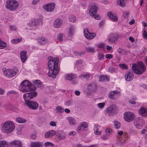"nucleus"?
<instances>
[{
    "label": "nucleus",
    "instance_id": "nucleus-26",
    "mask_svg": "<svg viewBox=\"0 0 147 147\" xmlns=\"http://www.w3.org/2000/svg\"><path fill=\"white\" fill-rule=\"evenodd\" d=\"M140 115L143 117L146 116L147 115V109L145 107L141 108L139 111Z\"/></svg>",
    "mask_w": 147,
    "mask_h": 147
},
{
    "label": "nucleus",
    "instance_id": "nucleus-59",
    "mask_svg": "<svg viewBox=\"0 0 147 147\" xmlns=\"http://www.w3.org/2000/svg\"><path fill=\"white\" fill-rule=\"evenodd\" d=\"M115 68L113 67H110L109 68L108 70L109 72L113 73L115 71Z\"/></svg>",
    "mask_w": 147,
    "mask_h": 147
},
{
    "label": "nucleus",
    "instance_id": "nucleus-46",
    "mask_svg": "<svg viewBox=\"0 0 147 147\" xmlns=\"http://www.w3.org/2000/svg\"><path fill=\"white\" fill-rule=\"evenodd\" d=\"M86 50L88 52H94L95 50L93 48L89 47L86 48Z\"/></svg>",
    "mask_w": 147,
    "mask_h": 147
},
{
    "label": "nucleus",
    "instance_id": "nucleus-58",
    "mask_svg": "<svg viewBox=\"0 0 147 147\" xmlns=\"http://www.w3.org/2000/svg\"><path fill=\"white\" fill-rule=\"evenodd\" d=\"M113 56L111 54H106L105 55L106 58L108 59H111L113 58Z\"/></svg>",
    "mask_w": 147,
    "mask_h": 147
},
{
    "label": "nucleus",
    "instance_id": "nucleus-42",
    "mask_svg": "<svg viewBox=\"0 0 147 147\" xmlns=\"http://www.w3.org/2000/svg\"><path fill=\"white\" fill-rule=\"evenodd\" d=\"M63 34L62 33H60L58 35L57 39L59 42H61L63 40Z\"/></svg>",
    "mask_w": 147,
    "mask_h": 147
},
{
    "label": "nucleus",
    "instance_id": "nucleus-1",
    "mask_svg": "<svg viewBox=\"0 0 147 147\" xmlns=\"http://www.w3.org/2000/svg\"><path fill=\"white\" fill-rule=\"evenodd\" d=\"M48 59L50 60L48 63V66L50 69L48 73V75L49 77L55 78L59 71L58 65L59 60L57 57L54 58L52 57H49Z\"/></svg>",
    "mask_w": 147,
    "mask_h": 147
},
{
    "label": "nucleus",
    "instance_id": "nucleus-37",
    "mask_svg": "<svg viewBox=\"0 0 147 147\" xmlns=\"http://www.w3.org/2000/svg\"><path fill=\"white\" fill-rule=\"evenodd\" d=\"M76 17L74 15H71L69 18V20L72 22H75L76 20Z\"/></svg>",
    "mask_w": 147,
    "mask_h": 147
},
{
    "label": "nucleus",
    "instance_id": "nucleus-18",
    "mask_svg": "<svg viewBox=\"0 0 147 147\" xmlns=\"http://www.w3.org/2000/svg\"><path fill=\"white\" fill-rule=\"evenodd\" d=\"M55 6V3H51L44 5L43 6V8L48 11H51L53 10Z\"/></svg>",
    "mask_w": 147,
    "mask_h": 147
},
{
    "label": "nucleus",
    "instance_id": "nucleus-8",
    "mask_svg": "<svg viewBox=\"0 0 147 147\" xmlns=\"http://www.w3.org/2000/svg\"><path fill=\"white\" fill-rule=\"evenodd\" d=\"M118 107L115 105H112L107 109V111L110 116H113L117 114L118 111Z\"/></svg>",
    "mask_w": 147,
    "mask_h": 147
},
{
    "label": "nucleus",
    "instance_id": "nucleus-51",
    "mask_svg": "<svg viewBox=\"0 0 147 147\" xmlns=\"http://www.w3.org/2000/svg\"><path fill=\"white\" fill-rule=\"evenodd\" d=\"M14 94L15 95H16L18 94V93L16 92H15V91H14V90H12L8 91L7 92V95L9 96L10 95V94Z\"/></svg>",
    "mask_w": 147,
    "mask_h": 147
},
{
    "label": "nucleus",
    "instance_id": "nucleus-27",
    "mask_svg": "<svg viewBox=\"0 0 147 147\" xmlns=\"http://www.w3.org/2000/svg\"><path fill=\"white\" fill-rule=\"evenodd\" d=\"M108 16L109 18L112 19L115 21H117V18L114 16L111 12H109L108 13Z\"/></svg>",
    "mask_w": 147,
    "mask_h": 147
},
{
    "label": "nucleus",
    "instance_id": "nucleus-61",
    "mask_svg": "<svg viewBox=\"0 0 147 147\" xmlns=\"http://www.w3.org/2000/svg\"><path fill=\"white\" fill-rule=\"evenodd\" d=\"M13 105H12L9 104L7 105V109L9 110H12L13 109Z\"/></svg>",
    "mask_w": 147,
    "mask_h": 147
},
{
    "label": "nucleus",
    "instance_id": "nucleus-29",
    "mask_svg": "<svg viewBox=\"0 0 147 147\" xmlns=\"http://www.w3.org/2000/svg\"><path fill=\"white\" fill-rule=\"evenodd\" d=\"M38 42L41 45L45 44L47 42V40L44 37H42L38 39Z\"/></svg>",
    "mask_w": 147,
    "mask_h": 147
},
{
    "label": "nucleus",
    "instance_id": "nucleus-7",
    "mask_svg": "<svg viewBox=\"0 0 147 147\" xmlns=\"http://www.w3.org/2000/svg\"><path fill=\"white\" fill-rule=\"evenodd\" d=\"M98 9V6L96 5H93L91 6L89 11L90 15L96 20H99L100 18L98 16L96 15Z\"/></svg>",
    "mask_w": 147,
    "mask_h": 147
},
{
    "label": "nucleus",
    "instance_id": "nucleus-41",
    "mask_svg": "<svg viewBox=\"0 0 147 147\" xmlns=\"http://www.w3.org/2000/svg\"><path fill=\"white\" fill-rule=\"evenodd\" d=\"M114 124L116 128L117 129L119 128L121 126V124L120 123L117 121H115L114 122Z\"/></svg>",
    "mask_w": 147,
    "mask_h": 147
},
{
    "label": "nucleus",
    "instance_id": "nucleus-55",
    "mask_svg": "<svg viewBox=\"0 0 147 147\" xmlns=\"http://www.w3.org/2000/svg\"><path fill=\"white\" fill-rule=\"evenodd\" d=\"M105 104V103L104 102L100 103L98 104V107L99 108H102L104 106Z\"/></svg>",
    "mask_w": 147,
    "mask_h": 147
},
{
    "label": "nucleus",
    "instance_id": "nucleus-23",
    "mask_svg": "<svg viewBox=\"0 0 147 147\" xmlns=\"http://www.w3.org/2000/svg\"><path fill=\"white\" fill-rule=\"evenodd\" d=\"M88 88L90 91L94 92L97 90L96 85L95 83L92 82L89 85Z\"/></svg>",
    "mask_w": 147,
    "mask_h": 147
},
{
    "label": "nucleus",
    "instance_id": "nucleus-44",
    "mask_svg": "<svg viewBox=\"0 0 147 147\" xmlns=\"http://www.w3.org/2000/svg\"><path fill=\"white\" fill-rule=\"evenodd\" d=\"M119 66L123 69H125L126 70L128 68V66L124 64H120L119 65Z\"/></svg>",
    "mask_w": 147,
    "mask_h": 147
},
{
    "label": "nucleus",
    "instance_id": "nucleus-43",
    "mask_svg": "<svg viewBox=\"0 0 147 147\" xmlns=\"http://www.w3.org/2000/svg\"><path fill=\"white\" fill-rule=\"evenodd\" d=\"M6 46V43L3 41H0V49L4 48Z\"/></svg>",
    "mask_w": 147,
    "mask_h": 147
},
{
    "label": "nucleus",
    "instance_id": "nucleus-64",
    "mask_svg": "<svg viewBox=\"0 0 147 147\" xmlns=\"http://www.w3.org/2000/svg\"><path fill=\"white\" fill-rule=\"evenodd\" d=\"M76 132L75 131H71L69 133V135H72V136H74L76 135Z\"/></svg>",
    "mask_w": 147,
    "mask_h": 147
},
{
    "label": "nucleus",
    "instance_id": "nucleus-17",
    "mask_svg": "<svg viewBox=\"0 0 147 147\" xmlns=\"http://www.w3.org/2000/svg\"><path fill=\"white\" fill-rule=\"evenodd\" d=\"M84 33L85 37L89 39L93 38L96 35V34L94 33L90 32L87 28L84 29Z\"/></svg>",
    "mask_w": 147,
    "mask_h": 147
},
{
    "label": "nucleus",
    "instance_id": "nucleus-56",
    "mask_svg": "<svg viewBox=\"0 0 147 147\" xmlns=\"http://www.w3.org/2000/svg\"><path fill=\"white\" fill-rule=\"evenodd\" d=\"M105 132L107 135H109L112 133V131L111 130L107 129L105 130Z\"/></svg>",
    "mask_w": 147,
    "mask_h": 147
},
{
    "label": "nucleus",
    "instance_id": "nucleus-39",
    "mask_svg": "<svg viewBox=\"0 0 147 147\" xmlns=\"http://www.w3.org/2000/svg\"><path fill=\"white\" fill-rule=\"evenodd\" d=\"M56 110L57 111L56 113H61L64 111V110L62 108L59 106H57L56 108Z\"/></svg>",
    "mask_w": 147,
    "mask_h": 147
},
{
    "label": "nucleus",
    "instance_id": "nucleus-22",
    "mask_svg": "<svg viewBox=\"0 0 147 147\" xmlns=\"http://www.w3.org/2000/svg\"><path fill=\"white\" fill-rule=\"evenodd\" d=\"M56 134L55 131L51 130L47 132L45 134V137L46 138H49L55 135Z\"/></svg>",
    "mask_w": 147,
    "mask_h": 147
},
{
    "label": "nucleus",
    "instance_id": "nucleus-50",
    "mask_svg": "<svg viewBox=\"0 0 147 147\" xmlns=\"http://www.w3.org/2000/svg\"><path fill=\"white\" fill-rule=\"evenodd\" d=\"M50 145L53 147L54 146V145L52 143L50 142H47L44 144V146H48Z\"/></svg>",
    "mask_w": 147,
    "mask_h": 147
},
{
    "label": "nucleus",
    "instance_id": "nucleus-6",
    "mask_svg": "<svg viewBox=\"0 0 147 147\" xmlns=\"http://www.w3.org/2000/svg\"><path fill=\"white\" fill-rule=\"evenodd\" d=\"M18 72L17 69H8L4 71V74L6 77L11 78L15 76Z\"/></svg>",
    "mask_w": 147,
    "mask_h": 147
},
{
    "label": "nucleus",
    "instance_id": "nucleus-4",
    "mask_svg": "<svg viewBox=\"0 0 147 147\" xmlns=\"http://www.w3.org/2000/svg\"><path fill=\"white\" fill-rule=\"evenodd\" d=\"M19 90L23 92L32 91V84L31 83L27 80L23 81L19 86Z\"/></svg>",
    "mask_w": 147,
    "mask_h": 147
},
{
    "label": "nucleus",
    "instance_id": "nucleus-62",
    "mask_svg": "<svg viewBox=\"0 0 147 147\" xmlns=\"http://www.w3.org/2000/svg\"><path fill=\"white\" fill-rule=\"evenodd\" d=\"M50 125L52 126H56V122L53 121H51L50 123Z\"/></svg>",
    "mask_w": 147,
    "mask_h": 147
},
{
    "label": "nucleus",
    "instance_id": "nucleus-16",
    "mask_svg": "<svg viewBox=\"0 0 147 147\" xmlns=\"http://www.w3.org/2000/svg\"><path fill=\"white\" fill-rule=\"evenodd\" d=\"M119 38V35L117 34H111L108 38L109 41L111 43H114L115 40Z\"/></svg>",
    "mask_w": 147,
    "mask_h": 147
},
{
    "label": "nucleus",
    "instance_id": "nucleus-60",
    "mask_svg": "<svg viewBox=\"0 0 147 147\" xmlns=\"http://www.w3.org/2000/svg\"><path fill=\"white\" fill-rule=\"evenodd\" d=\"M40 0H33L32 2V4L33 5H35L37 3L39 2Z\"/></svg>",
    "mask_w": 147,
    "mask_h": 147
},
{
    "label": "nucleus",
    "instance_id": "nucleus-54",
    "mask_svg": "<svg viewBox=\"0 0 147 147\" xmlns=\"http://www.w3.org/2000/svg\"><path fill=\"white\" fill-rule=\"evenodd\" d=\"M144 30L143 31V37L145 38H147V32L145 31V29L144 28L143 30Z\"/></svg>",
    "mask_w": 147,
    "mask_h": 147
},
{
    "label": "nucleus",
    "instance_id": "nucleus-2",
    "mask_svg": "<svg viewBox=\"0 0 147 147\" xmlns=\"http://www.w3.org/2000/svg\"><path fill=\"white\" fill-rule=\"evenodd\" d=\"M2 127L1 131L3 133L9 134L14 130L15 125L13 121H8L4 123Z\"/></svg>",
    "mask_w": 147,
    "mask_h": 147
},
{
    "label": "nucleus",
    "instance_id": "nucleus-40",
    "mask_svg": "<svg viewBox=\"0 0 147 147\" xmlns=\"http://www.w3.org/2000/svg\"><path fill=\"white\" fill-rule=\"evenodd\" d=\"M98 54V57L99 60H102L104 59L105 55L102 53H99Z\"/></svg>",
    "mask_w": 147,
    "mask_h": 147
},
{
    "label": "nucleus",
    "instance_id": "nucleus-11",
    "mask_svg": "<svg viewBox=\"0 0 147 147\" xmlns=\"http://www.w3.org/2000/svg\"><path fill=\"white\" fill-rule=\"evenodd\" d=\"M134 114L130 112H127L124 113V119L127 122H130L135 118Z\"/></svg>",
    "mask_w": 147,
    "mask_h": 147
},
{
    "label": "nucleus",
    "instance_id": "nucleus-53",
    "mask_svg": "<svg viewBox=\"0 0 147 147\" xmlns=\"http://www.w3.org/2000/svg\"><path fill=\"white\" fill-rule=\"evenodd\" d=\"M83 63V61L82 59H79L77 60L76 63V65H79L82 64Z\"/></svg>",
    "mask_w": 147,
    "mask_h": 147
},
{
    "label": "nucleus",
    "instance_id": "nucleus-63",
    "mask_svg": "<svg viewBox=\"0 0 147 147\" xmlns=\"http://www.w3.org/2000/svg\"><path fill=\"white\" fill-rule=\"evenodd\" d=\"M83 129H84V128H83V127L81 125L80 126L78 127V128L77 129V131H78L83 130Z\"/></svg>",
    "mask_w": 147,
    "mask_h": 147
},
{
    "label": "nucleus",
    "instance_id": "nucleus-25",
    "mask_svg": "<svg viewBox=\"0 0 147 147\" xmlns=\"http://www.w3.org/2000/svg\"><path fill=\"white\" fill-rule=\"evenodd\" d=\"M27 52L25 51H21L20 53L21 59L22 61L24 63L25 62L27 59L26 57Z\"/></svg>",
    "mask_w": 147,
    "mask_h": 147
},
{
    "label": "nucleus",
    "instance_id": "nucleus-28",
    "mask_svg": "<svg viewBox=\"0 0 147 147\" xmlns=\"http://www.w3.org/2000/svg\"><path fill=\"white\" fill-rule=\"evenodd\" d=\"M56 136L58 139L61 140L64 139L65 137V135L62 132L59 131L57 132Z\"/></svg>",
    "mask_w": 147,
    "mask_h": 147
},
{
    "label": "nucleus",
    "instance_id": "nucleus-20",
    "mask_svg": "<svg viewBox=\"0 0 147 147\" xmlns=\"http://www.w3.org/2000/svg\"><path fill=\"white\" fill-rule=\"evenodd\" d=\"M10 145L11 147H22V143L20 141L15 140L13 142L10 143Z\"/></svg>",
    "mask_w": 147,
    "mask_h": 147
},
{
    "label": "nucleus",
    "instance_id": "nucleus-52",
    "mask_svg": "<svg viewBox=\"0 0 147 147\" xmlns=\"http://www.w3.org/2000/svg\"><path fill=\"white\" fill-rule=\"evenodd\" d=\"M129 15V12L128 11H124L123 13V16L124 18H127L128 16Z\"/></svg>",
    "mask_w": 147,
    "mask_h": 147
},
{
    "label": "nucleus",
    "instance_id": "nucleus-32",
    "mask_svg": "<svg viewBox=\"0 0 147 147\" xmlns=\"http://www.w3.org/2000/svg\"><path fill=\"white\" fill-rule=\"evenodd\" d=\"M69 124L71 125H75L76 124L75 119L72 117H68L67 118Z\"/></svg>",
    "mask_w": 147,
    "mask_h": 147
},
{
    "label": "nucleus",
    "instance_id": "nucleus-3",
    "mask_svg": "<svg viewBox=\"0 0 147 147\" xmlns=\"http://www.w3.org/2000/svg\"><path fill=\"white\" fill-rule=\"evenodd\" d=\"M138 65L133 63L132 66V69L136 74L140 75L144 72L146 67L143 62L141 61L138 62Z\"/></svg>",
    "mask_w": 147,
    "mask_h": 147
},
{
    "label": "nucleus",
    "instance_id": "nucleus-30",
    "mask_svg": "<svg viewBox=\"0 0 147 147\" xmlns=\"http://www.w3.org/2000/svg\"><path fill=\"white\" fill-rule=\"evenodd\" d=\"M42 146L43 144L39 142L33 143L30 145L31 147H42Z\"/></svg>",
    "mask_w": 147,
    "mask_h": 147
},
{
    "label": "nucleus",
    "instance_id": "nucleus-57",
    "mask_svg": "<svg viewBox=\"0 0 147 147\" xmlns=\"http://www.w3.org/2000/svg\"><path fill=\"white\" fill-rule=\"evenodd\" d=\"M105 45L103 43H100L98 44V47L99 48H104Z\"/></svg>",
    "mask_w": 147,
    "mask_h": 147
},
{
    "label": "nucleus",
    "instance_id": "nucleus-45",
    "mask_svg": "<svg viewBox=\"0 0 147 147\" xmlns=\"http://www.w3.org/2000/svg\"><path fill=\"white\" fill-rule=\"evenodd\" d=\"M74 30V28L73 26H72L70 27L69 32V34L70 35H71L73 34Z\"/></svg>",
    "mask_w": 147,
    "mask_h": 147
},
{
    "label": "nucleus",
    "instance_id": "nucleus-19",
    "mask_svg": "<svg viewBox=\"0 0 147 147\" xmlns=\"http://www.w3.org/2000/svg\"><path fill=\"white\" fill-rule=\"evenodd\" d=\"M120 92L118 91H112L109 94V97L111 99H114L115 98V96L117 95L119 96L120 95Z\"/></svg>",
    "mask_w": 147,
    "mask_h": 147
},
{
    "label": "nucleus",
    "instance_id": "nucleus-36",
    "mask_svg": "<svg viewBox=\"0 0 147 147\" xmlns=\"http://www.w3.org/2000/svg\"><path fill=\"white\" fill-rule=\"evenodd\" d=\"M22 40V39L21 38H18L12 40H11V42L13 43L16 44L20 42Z\"/></svg>",
    "mask_w": 147,
    "mask_h": 147
},
{
    "label": "nucleus",
    "instance_id": "nucleus-15",
    "mask_svg": "<svg viewBox=\"0 0 147 147\" xmlns=\"http://www.w3.org/2000/svg\"><path fill=\"white\" fill-rule=\"evenodd\" d=\"M65 78L70 81L72 80L71 83L73 84H75L77 83V77L75 74H68L66 76Z\"/></svg>",
    "mask_w": 147,
    "mask_h": 147
},
{
    "label": "nucleus",
    "instance_id": "nucleus-5",
    "mask_svg": "<svg viewBox=\"0 0 147 147\" xmlns=\"http://www.w3.org/2000/svg\"><path fill=\"white\" fill-rule=\"evenodd\" d=\"M6 3V8L11 11L16 9L19 5V3L16 0H7Z\"/></svg>",
    "mask_w": 147,
    "mask_h": 147
},
{
    "label": "nucleus",
    "instance_id": "nucleus-31",
    "mask_svg": "<svg viewBox=\"0 0 147 147\" xmlns=\"http://www.w3.org/2000/svg\"><path fill=\"white\" fill-rule=\"evenodd\" d=\"M109 80V78L107 76H101L99 78V80L102 82H106Z\"/></svg>",
    "mask_w": 147,
    "mask_h": 147
},
{
    "label": "nucleus",
    "instance_id": "nucleus-48",
    "mask_svg": "<svg viewBox=\"0 0 147 147\" xmlns=\"http://www.w3.org/2000/svg\"><path fill=\"white\" fill-rule=\"evenodd\" d=\"M117 138V140L118 141V144L119 145H121L125 142V141L123 140L120 139V138Z\"/></svg>",
    "mask_w": 147,
    "mask_h": 147
},
{
    "label": "nucleus",
    "instance_id": "nucleus-10",
    "mask_svg": "<svg viewBox=\"0 0 147 147\" xmlns=\"http://www.w3.org/2000/svg\"><path fill=\"white\" fill-rule=\"evenodd\" d=\"M37 94V92L34 91L26 93L23 95V98L25 101H26V100H28L36 97Z\"/></svg>",
    "mask_w": 147,
    "mask_h": 147
},
{
    "label": "nucleus",
    "instance_id": "nucleus-21",
    "mask_svg": "<svg viewBox=\"0 0 147 147\" xmlns=\"http://www.w3.org/2000/svg\"><path fill=\"white\" fill-rule=\"evenodd\" d=\"M134 76L132 74V71H129L126 73L125 77L127 81H131L133 79Z\"/></svg>",
    "mask_w": 147,
    "mask_h": 147
},
{
    "label": "nucleus",
    "instance_id": "nucleus-13",
    "mask_svg": "<svg viewBox=\"0 0 147 147\" xmlns=\"http://www.w3.org/2000/svg\"><path fill=\"white\" fill-rule=\"evenodd\" d=\"M144 121L142 117H137L134 122V124L136 127L138 129L141 128L142 125L144 124Z\"/></svg>",
    "mask_w": 147,
    "mask_h": 147
},
{
    "label": "nucleus",
    "instance_id": "nucleus-9",
    "mask_svg": "<svg viewBox=\"0 0 147 147\" xmlns=\"http://www.w3.org/2000/svg\"><path fill=\"white\" fill-rule=\"evenodd\" d=\"M25 102L26 105L31 109L36 110L38 107V103L35 101L31 100H26Z\"/></svg>",
    "mask_w": 147,
    "mask_h": 147
},
{
    "label": "nucleus",
    "instance_id": "nucleus-34",
    "mask_svg": "<svg viewBox=\"0 0 147 147\" xmlns=\"http://www.w3.org/2000/svg\"><path fill=\"white\" fill-rule=\"evenodd\" d=\"M16 121L20 123H24L26 121V120L22 118L18 117L16 119Z\"/></svg>",
    "mask_w": 147,
    "mask_h": 147
},
{
    "label": "nucleus",
    "instance_id": "nucleus-49",
    "mask_svg": "<svg viewBox=\"0 0 147 147\" xmlns=\"http://www.w3.org/2000/svg\"><path fill=\"white\" fill-rule=\"evenodd\" d=\"M81 125L84 128H86L88 127V125L86 122H83L81 123Z\"/></svg>",
    "mask_w": 147,
    "mask_h": 147
},
{
    "label": "nucleus",
    "instance_id": "nucleus-47",
    "mask_svg": "<svg viewBox=\"0 0 147 147\" xmlns=\"http://www.w3.org/2000/svg\"><path fill=\"white\" fill-rule=\"evenodd\" d=\"M74 54L76 56H80L82 55H83L84 53V51H82L81 52H74Z\"/></svg>",
    "mask_w": 147,
    "mask_h": 147
},
{
    "label": "nucleus",
    "instance_id": "nucleus-14",
    "mask_svg": "<svg viewBox=\"0 0 147 147\" xmlns=\"http://www.w3.org/2000/svg\"><path fill=\"white\" fill-rule=\"evenodd\" d=\"M42 18H34L31 20V22L30 23V27H35L40 24V23L42 22Z\"/></svg>",
    "mask_w": 147,
    "mask_h": 147
},
{
    "label": "nucleus",
    "instance_id": "nucleus-33",
    "mask_svg": "<svg viewBox=\"0 0 147 147\" xmlns=\"http://www.w3.org/2000/svg\"><path fill=\"white\" fill-rule=\"evenodd\" d=\"M125 0H118V4L121 7H124L125 5Z\"/></svg>",
    "mask_w": 147,
    "mask_h": 147
},
{
    "label": "nucleus",
    "instance_id": "nucleus-35",
    "mask_svg": "<svg viewBox=\"0 0 147 147\" xmlns=\"http://www.w3.org/2000/svg\"><path fill=\"white\" fill-rule=\"evenodd\" d=\"M0 147H9L7 143L3 141H0Z\"/></svg>",
    "mask_w": 147,
    "mask_h": 147
},
{
    "label": "nucleus",
    "instance_id": "nucleus-12",
    "mask_svg": "<svg viewBox=\"0 0 147 147\" xmlns=\"http://www.w3.org/2000/svg\"><path fill=\"white\" fill-rule=\"evenodd\" d=\"M37 88H39L40 89H42L44 87L43 84L41 83L39 80H36L34 82V84H32V91H35Z\"/></svg>",
    "mask_w": 147,
    "mask_h": 147
},
{
    "label": "nucleus",
    "instance_id": "nucleus-38",
    "mask_svg": "<svg viewBox=\"0 0 147 147\" xmlns=\"http://www.w3.org/2000/svg\"><path fill=\"white\" fill-rule=\"evenodd\" d=\"M90 77V75L89 74H82L80 76V78L81 79H85L86 78L87 80H88Z\"/></svg>",
    "mask_w": 147,
    "mask_h": 147
},
{
    "label": "nucleus",
    "instance_id": "nucleus-24",
    "mask_svg": "<svg viewBox=\"0 0 147 147\" xmlns=\"http://www.w3.org/2000/svg\"><path fill=\"white\" fill-rule=\"evenodd\" d=\"M63 21L59 18L56 19L54 23V26L56 28H59L62 25Z\"/></svg>",
    "mask_w": 147,
    "mask_h": 147
}]
</instances>
